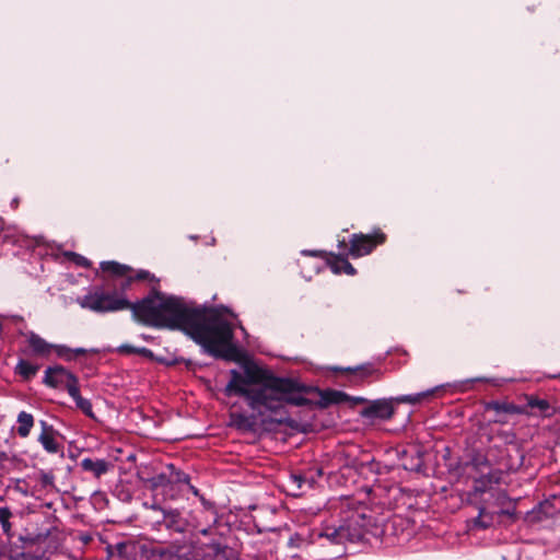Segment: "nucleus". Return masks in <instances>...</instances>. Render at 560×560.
Segmentation results:
<instances>
[{"label": "nucleus", "instance_id": "24", "mask_svg": "<svg viewBox=\"0 0 560 560\" xmlns=\"http://www.w3.org/2000/svg\"><path fill=\"white\" fill-rule=\"evenodd\" d=\"M12 516L11 511L7 506L0 508V524L5 534H9L11 530L10 518Z\"/></svg>", "mask_w": 560, "mask_h": 560}, {"label": "nucleus", "instance_id": "31", "mask_svg": "<svg viewBox=\"0 0 560 560\" xmlns=\"http://www.w3.org/2000/svg\"><path fill=\"white\" fill-rule=\"evenodd\" d=\"M200 533H201L202 535H208V533H209V528H203V529H201V530H200Z\"/></svg>", "mask_w": 560, "mask_h": 560}, {"label": "nucleus", "instance_id": "20", "mask_svg": "<svg viewBox=\"0 0 560 560\" xmlns=\"http://www.w3.org/2000/svg\"><path fill=\"white\" fill-rule=\"evenodd\" d=\"M290 480L296 486L298 490H302L305 485L312 488L316 482V476L312 471L308 474H292Z\"/></svg>", "mask_w": 560, "mask_h": 560}, {"label": "nucleus", "instance_id": "26", "mask_svg": "<svg viewBox=\"0 0 560 560\" xmlns=\"http://www.w3.org/2000/svg\"><path fill=\"white\" fill-rule=\"evenodd\" d=\"M168 468L172 470L170 481L178 482V483H188L189 477L187 474L176 470L173 465H170Z\"/></svg>", "mask_w": 560, "mask_h": 560}, {"label": "nucleus", "instance_id": "4", "mask_svg": "<svg viewBox=\"0 0 560 560\" xmlns=\"http://www.w3.org/2000/svg\"><path fill=\"white\" fill-rule=\"evenodd\" d=\"M27 343L32 349V352L35 355L47 358L49 354L55 351L58 357L63 358L66 360L73 359V354H83L85 350L82 348H78L75 350H71L66 346L52 345L43 339L39 335L31 331L26 335Z\"/></svg>", "mask_w": 560, "mask_h": 560}, {"label": "nucleus", "instance_id": "28", "mask_svg": "<svg viewBox=\"0 0 560 560\" xmlns=\"http://www.w3.org/2000/svg\"><path fill=\"white\" fill-rule=\"evenodd\" d=\"M137 354H141L145 358H152V355H153V353L150 349L143 348V347L142 348L137 347Z\"/></svg>", "mask_w": 560, "mask_h": 560}, {"label": "nucleus", "instance_id": "2", "mask_svg": "<svg viewBox=\"0 0 560 560\" xmlns=\"http://www.w3.org/2000/svg\"><path fill=\"white\" fill-rule=\"evenodd\" d=\"M230 375L225 395L243 397L249 408L261 417L280 421L272 415H281L285 405L306 406L310 402L304 397L306 386L293 378L278 377L267 370L250 365L242 372L231 370Z\"/></svg>", "mask_w": 560, "mask_h": 560}, {"label": "nucleus", "instance_id": "13", "mask_svg": "<svg viewBox=\"0 0 560 560\" xmlns=\"http://www.w3.org/2000/svg\"><path fill=\"white\" fill-rule=\"evenodd\" d=\"M207 552L205 555L203 560H214L217 558H222L223 560H241L237 557L229 556L228 548L222 546L219 542H211L206 546Z\"/></svg>", "mask_w": 560, "mask_h": 560}, {"label": "nucleus", "instance_id": "25", "mask_svg": "<svg viewBox=\"0 0 560 560\" xmlns=\"http://www.w3.org/2000/svg\"><path fill=\"white\" fill-rule=\"evenodd\" d=\"M65 256L71 260L72 262H74L77 266H81V267H84V268H88L90 267L91 262L82 255H79L77 253H73V252H67L65 253Z\"/></svg>", "mask_w": 560, "mask_h": 560}, {"label": "nucleus", "instance_id": "19", "mask_svg": "<svg viewBox=\"0 0 560 560\" xmlns=\"http://www.w3.org/2000/svg\"><path fill=\"white\" fill-rule=\"evenodd\" d=\"M438 389H440V387H435V388L428 389V390L417 393V394L401 395V396L394 398V400L399 404L417 405V404H420L427 397L433 395Z\"/></svg>", "mask_w": 560, "mask_h": 560}, {"label": "nucleus", "instance_id": "18", "mask_svg": "<svg viewBox=\"0 0 560 560\" xmlns=\"http://www.w3.org/2000/svg\"><path fill=\"white\" fill-rule=\"evenodd\" d=\"M81 467L93 472L96 477L104 475L108 469V464L104 459L84 458L81 462Z\"/></svg>", "mask_w": 560, "mask_h": 560}, {"label": "nucleus", "instance_id": "22", "mask_svg": "<svg viewBox=\"0 0 560 560\" xmlns=\"http://www.w3.org/2000/svg\"><path fill=\"white\" fill-rule=\"evenodd\" d=\"M133 548L135 546L131 542L121 541L117 542L114 546H109L108 551L112 556L117 555L119 557H127L129 555V551Z\"/></svg>", "mask_w": 560, "mask_h": 560}, {"label": "nucleus", "instance_id": "12", "mask_svg": "<svg viewBox=\"0 0 560 560\" xmlns=\"http://www.w3.org/2000/svg\"><path fill=\"white\" fill-rule=\"evenodd\" d=\"M23 234L15 226L4 225V221L0 218V240L3 243L20 244L23 240Z\"/></svg>", "mask_w": 560, "mask_h": 560}, {"label": "nucleus", "instance_id": "5", "mask_svg": "<svg viewBox=\"0 0 560 560\" xmlns=\"http://www.w3.org/2000/svg\"><path fill=\"white\" fill-rule=\"evenodd\" d=\"M44 383L54 388L62 387L69 393L70 387L78 385V378L67 369L57 365L47 368Z\"/></svg>", "mask_w": 560, "mask_h": 560}, {"label": "nucleus", "instance_id": "16", "mask_svg": "<svg viewBox=\"0 0 560 560\" xmlns=\"http://www.w3.org/2000/svg\"><path fill=\"white\" fill-rule=\"evenodd\" d=\"M329 267L331 271L336 275L347 273L349 276L355 275L354 267L341 256H334L332 259L329 260Z\"/></svg>", "mask_w": 560, "mask_h": 560}, {"label": "nucleus", "instance_id": "21", "mask_svg": "<svg viewBox=\"0 0 560 560\" xmlns=\"http://www.w3.org/2000/svg\"><path fill=\"white\" fill-rule=\"evenodd\" d=\"M38 368L28 361L20 360L16 364L15 371L25 380H30L37 373Z\"/></svg>", "mask_w": 560, "mask_h": 560}, {"label": "nucleus", "instance_id": "29", "mask_svg": "<svg viewBox=\"0 0 560 560\" xmlns=\"http://www.w3.org/2000/svg\"><path fill=\"white\" fill-rule=\"evenodd\" d=\"M149 277H150V273H149V271H145V270H140L135 276V278L138 280H145V279H149Z\"/></svg>", "mask_w": 560, "mask_h": 560}, {"label": "nucleus", "instance_id": "32", "mask_svg": "<svg viewBox=\"0 0 560 560\" xmlns=\"http://www.w3.org/2000/svg\"><path fill=\"white\" fill-rule=\"evenodd\" d=\"M322 475V470L320 469H317L316 470V476L319 477Z\"/></svg>", "mask_w": 560, "mask_h": 560}, {"label": "nucleus", "instance_id": "9", "mask_svg": "<svg viewBox=\"0 0 560 560\" xmlns=\"http://www.w3.org/2000/svg\"><path fill=\"white\" fill-rule=\"evenodd\" d=\"M154 510L163 514V523L168 529L183 533L185 530L186 522L177 510H165L160 506H153Z\"/></svg>", "mask_w": 560, "mask_h": 560}, {"label": "nucleus", "instance_id": "27", "mask_svg": "<svg viewBox=\"0 0 560 560\" xmlns=\"http://www.w3.org/2000/svg\"><path fill=\"white\" fill-rule=\"evenodd\" d=\"M118 351L120 353H127V354H130V353H137V347H133L131 345H121L119 348H118Z\"/></svg>", "mask_w": 560, "mask_h": 560}, {"label": "nucleus", "instance_id": "30", "mask_svg": "<svg viewBox=\"0 0 560 560\" xmlns=\"http://www.w3.org/2000/svg\"><path fill=\"white\" fill-rule=\"evenodd\" d=\"M322 252H317V250H302V254L303 255H310V256H317L319 255Z\"/></svg>", "mask_w": 560, "mask_h": 560}, {"label": "nucleus", "instance_id": "3", "mask_svg": "<svg viewBox=\"0 0 560 560\" xmlns=\"http://www.w3.org/2000/svg\"><path fill=\"white\" fill-rule=\"evenodd\" d=\"M401 520L393 518L384 522L383 518H375L364 506H358L345 512L341 525L345 527L348 540L360 541L366 536L382 539L394 529Z\"/></svg>", "mask_w": 560, "mask_h": 560}, {"label": "nucleus", "instance_id": "23", "mask_svg": "<svg viewBox=\"0 0 560 560\" xmlns=\"http://www.w3.org/2000/svg\"><path fill=\"white\" fill-rule=\"evenodd\" d=\"M528 405L532 408L538 409L541 412V415H544V416H551L553 413V409L551 408L549 402L545 399L530 398L528 401Z\"/></svg>", "mask_w": 560, "mask_h": 560}, {"label": "nucleus", "instance_id": "34", "mask_svg": "<svg viewBox=\"0 0 560 560\" xmlns=\"http://www.w3.org/2000/svg\"><path fill=\"white\" fill-rule=\"evenodd\" d=\"M475 381H483V378L477 377Z\"/></svg>", "mask_w": 560, "mask_h": 560}, {"label": "nucleus", "instance_id": "17", "mask_svg": "<svg viewBox=\"0 0 560 560\" xmlns=\"http://www.w3.org/2000/svg\"><path fill=\"white\" fill-rule=\"evenodd\" d=\"M18 429H16V432L19 434V436L21 438H27L31 433V430L34 425V417L33 415L26 412V411H21L19 415H18Z\"/></svg>", "mask_w": 560, "mask_h": 560}, {"label": "nucleus", "instance_id": "10", "mask_svg": "<svg viewBox=\"0 0 560 560\" xmlns=\"http://www.w3.org/2000/svg\"><path fill=\"white\" fill-rule=\"evenodd\" d=\"M366 417L389 419L394 415L392 400H375L364 411Z\"/></svg>", "mask_w": 560, "mask_h": 560}, {"label": "nucleus", "instance_id": "15", "mask_svg": "<svg viewBox=\"0 0 560 560\" xmlns=\"http://www.w3.org/2000/svg\"><path fill=\"white\" fill-rule=\"evenodd\" d=\"M320 536L327 538L332 544L349 541L341 523L338 526H326L320 533Z\"/></svg>", "mask_w": 560, "mask_h": 560}, {"label": "nucleus", "instance_id": "11", "mask_svg": "<svg viewBox=\"0 0 560 560\" xmlns=\"http://www.w3.org/2000/svg\"><path fill=\"white\" fill-rule=\"evenodd\" d=\"M40 425L42 433L38 436L39 443L48 453H57L59 451V445L55 439L52 427L48 425L45 421H42Z\"/></svg>", "mask_w": 560, "mask_h": 560}, {"label": "nucleus", "instance_id": "7", "mask_svg": "<svg viewBox=\"0 0 560 560\" xmlns=\"http://www.w3.org/2000/svg\"><path fill=\"white\" fill-rule=\"evenodd\" d=\"M101 269L104 272L117 277L115 285H119L122 290L126 289L133 277L130 275V268L126 265H120L116 261H103L101 262Z\"/></svg>", "mask_w": 560, "mask_h": 560}, {"label": "nucleus", "instance_id": "14", "mask_svg": "<svg viewBox=\"0 0 560 560\" xmlns=\"http://www.w3.org/2000/svg\"><path fill=\"white\" fill-rule=\"evenodd\" d=\"M70 397L74 400L75 406L88 417L94 418L92 404L89 399L80 395L79 384L69 388Z\"/></svg>", "mask_w": 560, "mask_h": 560}, {"label": "nucleus", "instance_id": "8", "mask_svg": "<svg viewBox=\"0 0 560 560\" xmlns=\"http://www.w3.org/2000/svg\"><path fill=\"white\" fill-rule=\"evenodd\" d=\"M319 395V406L320 407H328L330 405H339L343 402H348L350 400L361 401L360 398H351L349 395H347L345 392L336 390V389H325L319 390L316 389Z\"/></svg>", "mask_w": 560, "mask_h": 560}, {"label": "nucleus", "instance_id": "1", "mask_svg": "<svg viewBox=\"0 0 560 560\" xmlns=\"http://www.w3.org/2000/svg\"><path fill=\"white\" fill-rule=\"evenodd\" d=\"M83 308L97 313L130 308L133 317L156 328L179 329L213 357H224L232 348L233 329L214 307L196 305L183 298L153 291L142 301L131 304L127 299L96 290L79 300Z\"/></svg>", "mask_w": 560, "mask_h": 560}, {"label": "nucleus", "instance_id": "33", "mask_svg": "<svg viewBox=\"0 0 560 560\" xmlns=\"http://www.w3.org/2000/svg\"><path fill=\"white\" fill-rule=\"evenodd\" d=\"M494 408H495L497 410H499V409H500V407H499V405H498V404H495V405H494Z\"/></svg>", "mask_w": 560, "mask_h": 560}, {"label": "nucleus", "instance_id": "6", "mask_svg": "<svg viewBox=\"0 0 560 560\" xmlns=\"http://www.w3.org/2000/svg\"><path fill=\"white\" fill-rule=\"evenodd\" d=\"M385 241L383 233L372 235H353L350 246V255L354 258L362 257L370 254L376 244H381Z\"/></svg>", "mask_w": 560, "mask_h": 560}]
</instances>
